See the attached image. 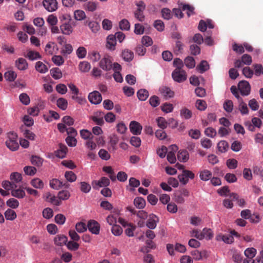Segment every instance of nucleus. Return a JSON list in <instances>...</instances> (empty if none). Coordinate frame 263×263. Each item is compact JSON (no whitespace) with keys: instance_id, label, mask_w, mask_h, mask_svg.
I'll return each instance as SVG.
<instances>
[{"instance_id":"1","label":"nucleus","mask_w":263,"mask_h":263,"mask_svg":"<svg viewBox=\"0 0 263 263\" xmlns=\"http://www.w3.org/2000/svg\"><path fill=\"white\" fill-rule=\"evenodd\" d=\"M10 179L12 182L4 181L2 182V186L6 191L0 189V193L3 196H5L9 194V191H11L12 195L16 197V172H13L11 174Z\"/></svg>"},{"instance_id":"2","label":"nucleus","mask_w":263,"mask_h":263,"mask_svg":"<svg viewBox=\"0 0 263 263\" xmlns=\"http://www.w3.org/2000/svg\"><path fill=\"white\" fill-rule=\"evenodd\" d=\"M113 59L108 54H105L101 59L99 62V66L105 71H109L112 69Z\"/></svg>"},{"instance_id":"3","label":"nucleus","mask_w":263,"mask_h":263,"mask_svg":"<svg viewBox=\"0 0 263 263\" xmlns=\"http://www.w3.org/2000/svg\"><path fill=\"white\" fill-rule=\"evenodd\" d=\"M16 134L14 132L8 133V139L6 141V146L11 151L16 149Z\"/></svg>"},{"instance_id":"4","label":"nucleus","mask_w":263,"mask_h":263,"mask_svg":"<svg viewBox=\"0 0 263 263\" xmlns=\"http://www.w3.org/2000/svg\"><path fill=\"white\" fill-rule=\"evenodd\" d=\"M172 76L173 80L178 83L183 82L187 79V74L183 69H175L173 71Z\"/></svg>"},{"instance_id":"5","label":"nucleus","mask_w":263,"mask_h":263,"mask_svg":"<svg viewBox=\"0 0 263 263\" xmlns=\"http://www.w3.org/2000/svg\"><path fill=\"white\" fill-rule=\"evenodd\" d=\"M195 177L194 174L191 171L183 170L182 173L178 175V178L179 181L183 184H186L188 181L189 179H193Z\"/></svg>"},{"instance_id":"6","label":"nucleus","mask_w":263,"mask_h":263,"mask_svg":"<svg viewBox=\"0 0 263 263\" xmlns=\"http://www.w3.org/2000/svg\"><path fill=\"white\" fill-rule=\"evenodd\" d=\"M63 22L60 26V30L63 34L69 35L73 31L72 27L70 23V19L66 20L65 16H63Z\"/></svg>"},{"instance_id":"7","label":"nucleus","mask_w":263,"mask_h":263,"mask_svg":"<svg viewBox=\"0 0 263 263\" xmlns=\"http://www.w3.org/2000/svg\"><path fill=\"white\" fill-rule=\"evenodd\" d=\"M238 88L242 96H248L250 93L251 86L247 81L243 80L239 82L238 84Z\"/></svg>"},{"instance_id":"8","label":"nucleus","mask_w":263,"mask_h":263,"mask_svg":"<svg viewBox=\"0 0 263 263\" xmlns=\"http://www.w3.org/2000/svg\"><path fill=\"white\" fill-rule=\"evenodd\" d=\"M87 228L88 230L92 234L98 235L100 233V224L95 220H90L88 222Z\"/></svg>"},{"instance_id":"9","label":"nucleus","mask_w":263,"mask_h":263,"mask_svg":"<svg viewBox=\"0 0 263 263\" xmlns=\"http://www.w3.org/2000/svg\"><path fill=\"white\" fill-rule=\"evenodd\" d=\"M88 100L92 104H98L102 100L101 95L97 91L90 92L88 95Z\"/></svg>"},{"instance_id":"10","label":"nucleus","mask_w":263,"mask_h":263,"mask_svg":"<svg viewBox=\"0 0 263 263\" xmlns=\"http://www.w3.org/2000/svg\"><path fill=\"white\" fill-rule=\"evenodd\" d=\"M109 183L110 181L107 178L102 177L99 181H93L92 184L94 189H98V188L100 187H106L109 185Z\"/></svg>"},{"instance_id":"11","label":"nucleus","mask_w":263,"mask_h":263,"mask_svg":"<svg viewBox=\"0 0 263 263\" xmlns=\"http://www.w3.org/2000/svg\"><path fill=\"white\" fill-rule=\"evenodd\" d=\"M56 0H44L43 2L44 8L49 12L55 11L58 8Z\"/></svg>"},{"instance_id":"12","label":"nucleus","mask_w":263,"mask_h":263,"mask_svg":"<svg viewBox=\"0 0 263 263\" xmlns=\"http://www.w3.org/2000/svg\"><path fill=\"white\" fill-rule=\"evenodd\" d=\"M129 128L132 134L138 135L141 134L142 127L138 122L133 121L130 123Z\"/></svg>"},{"instance_id":"13","label":"nucleus","mask_w":263,"mask_h":263,"mask_svg":"<svg viewBox=\"0 0 263 263\" xmlns=\"http://www.w3.org/2000/svg\"><path fill=\"white\" fill-rule=\"evenodd\" d=\"M116 45V39L114 35H109L107 37L106 47L110 50H114Z\"/></svg>"},{"instance_id":"14","label":"nucleus","mask_w":263,"mask_h":263,"mask_svg":"<svg viewBox=\"0 0 263 263\" xmlns=\"http://www.w3.org/2000/svg\"><path fill=\"white\" fill-rule=\"evenodd\" d=\"M251 211L248 209L243 210L240 213L241 217L245 219H250V221L252 222H258L259 221V216L258 215H256L255 218L256 220H254L252 218H251Z\"/></svg>"},{"instance_id":"15","label":"nucleus","mask_w":263,"mask_h":263,"mask_svg":"<svg viewBox=\"0 0 263 263\" xmlns=\"http://www.w3.org/2000/svg\"><path fill=\"white\" fill-rule=\"evenodd\" d=\"M158 221V217L153 214L150 216L149 218L147 221L146 226L151 229H154L156 227Z\"/></svg>"},{"instance_id":"16","label":"nucleus","mask_w":263,"mask_h":263,"mask_svg":"<svg viewBox=\"0 0 263 263\" xmlns=\"http://www.w3.org/2000/svg\"><path fill=\"white\" fill-rule=\"evenodd\" d=\"M98 6V3L93 1H88L86 2L84 5V9L90 12H93L97 10Z\"/></svg>"},{"instance_id":"17","label":"nucleus","mask_w":263,"mask_h":263,"mask_svg":"<svg viewBox=\"0 0 263 263\" xmlns=\"http://www.w3.org/2000/svg\"><path fill=\"white\" fill-rule=\"evenodd\" d=\"M161 93L165 99L171 98L174 96V93L170 88L166 86H163L160 88Z\"/></svg>"},{"instance_id":"18","label":"nucleus","mask_w":263,"mask_h":263,"mask_svg":"<svg viewBox=\"0 0 263 263\" xmlns=\"http://www.w3.org/2000/svg\"><path fill=\"white\" fill-rule=\"evenodd\" d=\"M54 241L56 245L62 246L66 244L67 237L63 235H59L55 237Z\"/></svg>"},{"instance_id":"19","label":"nucleus","mask_w":263,"mask_h":263,"mask_svg":"<svg viewBox=\"0 0 263 263\" xmlns=\"http://www.w3.org/2000/svg\"><path fill=\"white\" fill-rule=\"evenodd\" d=\"M122 57L125 61L130 62L134 58V53L128 49H125L122 52Z\"/></svg>"},{"instance_id":"20","label":"nucleus","mask_w":263,"mask_h":263,"mask_svg":"<svg viewBox=\"0 0 263 263\" xmlns=\"http://www.w3.org/2000/svg\"><path fill=\"white\" fill-rule=\"evenodd\" d=\"M67 151V147L64 145L60 144V149L55 152V156L60 158H63L65 157Z\"/></svg>"},{"instance_id":"21","label":"nucleus","mask_w":263,"mask_h":263,"mask_svg":"<svg viewBox=\"0 0 263 263\" xmlns=\"http://www.w3.org/2000/svg\"><path fill=\"white\" fill-rule=\"evenodd\" d=\"M205 231H209L206 228H204L201 233H199L197 230H193L192 232V236L196 237V238L202 240L205 237Z\"/></svg>"},{"instance_id":"22","label":"nucleus","mask_w":263,"mask_h":263,"mask_svg":"<svg viewBox=\"0 0 263 263\" xmlns=\"http://www.w3.org/2000/svg\"><path fill=\"white\" fill-rule=\"evenodd\" d=\"M177 158L180 161L185 162L189 160V154L186 151H179Z\"/></svg>"},{"instance_id":"23","label":"nucleus","mask_w":263,"mask_h":263,"mask_svg":"<svg viewBox=\"0 0 263 263\" xmlns=\"http://www.w3.org/2000/svg\"><path fill=\"white\" fill-rule=\"evenodd\" d=\"M62 185V181L58 179H53L50 181L49 185L52 189L54 190H59L61 188Z\"/></svg>"},{"instance_id":"24","label":"nucleus","mask_w":263,"mask_h":263,"mask_svg":"<svg viewBox=\"0 0 263 263\" xmlns=\"http://www.w3.org/2000/svg\"><path fill=\"white\" fill-rule=\"evenodd\" d=\"M212 174L211 171L208 170L202 171L200 173V178L203 181H208L212 178Z\"/></svg>"},{"instance_id":"25","label":"nucleus","mask_w":263,"mask_h":263,"mask_svg":"<svg viewBox=\"0 0 263 263\" xmlns=\"http://www.w3.org/2000/svg\"><path fill=\"white\" fill-rule=\"evenodd\" d=\"M46 201L54 203L55 205H58L60 204V202L56 199L54 196H52L50 192L46 193L44 195Z\"/></svg>"},{"instance_id":"26","label":"nucleus","mask_w":263,"mask_h":263,"mask_svg":"<svg viewBox=\"0 0 263 263\" xmlns=\"http://www.w3.org/2000/svg\"><path fill=\"white\" fill-rule=\"evenodd\" d=\"M197 69H198L201 73H202L209 69V65L207 61L203 60L197 66Z\"/></svg>"},{"instance_id":"27","label":"nucleus","mask_w":263,"mask_h":263,"mask_svg":"<svg viewBox=\"0 0 263 263\" xmlns=\"http://www.w3.org/2000/svg\"><path fill=\"white\" fill-rule=\"evenodd\" d=\"M217 148L221 153H225L229 148L228 143L225 140H221L217 144Z\"/></svg>"},{"instance_id":"28","label":"nucleus","mask_w":263,"mask_h":263,"mask_svg":"<svg viewBox=\"0 0 263 263\" xmlns=\"http://www.w3.org/2000/svg\"><path fill=\"white\" fill-rule=\"evenodd\" d=\"M134 205L138 209H143L145 206V201L142 197H136L134 201Z\"/></svg>"},{"instance_id":"29","label":"nucleus","mask_w":263,"mask_h":263,"mask_svg":"<svg viewBox=\"0 0 263 263\" xmlns=\"http://www.w3.org/2000/svg\"><path fill=\"white\" fill-rule=\"evenodd\" d=\"M149 96L147 90L145 89H141L137 92V97L141 101H145L147 99Z\"/></svg>"},{"instance_id":"30","label":"nucleus","mask_w":263,"mask_h":263,"mask_svg":"<svg viewBox=\"0 0 263 263\" xmlns=\"http://www.w3.org/2000/svg\"><path fill=\"white\" fill-rule=\"evenodd\" d=\"M27 61L23 58H19L17 60V69L21 70H24L28 68Z\"/></svg>"},{"instance_id":"31","label":"nucleus","mask_w":263,"mask_h":263,"mask_svg":"<svg viewBox=\"0 0 263 263\" xmlns=\"http://www.w3.org/2000/svg\"><path fill=\"white\" fill-rule=\"evenodd\" d=\"M20 102L24 105H28L30 103V99L29 96L26 93H22L19 96Z\"/></svg>"},{"instance_id":"32","label":"nucleus","mask_w":263,"mask_h":263,"mask_svg":"<svg viewBox=\"0 0 263 263\" xmlns=\"http://www.w3.org/2000/svg\"><path fill=\"white\" fill-rule=\"evenodd\" d=\"M35 69L37 71L42 73H46L48 70L47 66L40 61L37 62L36 63Z\"/></svg>"},{"instance_id":"33","label":"nucleus","mask_w":263,"mask_h":263,"mask_svg":"<svg viewBox=\"0 0 263 263\" xmlns=\"http://www.w3.org/2000/svg\"><path fill=\"white\" fill-rule=\"evenodd\" d=\"M79 67L81 71L83 72H86L89 71L90 70L91 65L88 62L83 61L80 63Z\"/></svg>"},{"instance_id":"34","label":"nucleus","mask_w":263,"mask_h":263,"mask_svg":"<svg viewBox=\"0 0 263 263\" xmlns=\"http://www.w3.org/2000/svg\"><path fill=\"white\" fill-rule=\"evenodd\" d=\"M5 216L7 220H13L16 217V214L13 210L9 209L5 212Z\"/></svg>"},{"instance_id":"35","label":"nucleus","mask_w":263,"mask_h":263,"mask_svg":"<svg viewBox=\"0 0 263 263\" xmlns=\"http://www.w3.org/2000/svg\"><path fill=\"white\" fill-rule=\"evenodd\" d=\"M81 137L85 140L93 139L92 134L87 129H82L80 132Z\"/></svg>"},{"instance_id":"36","label":"nucleus","mask_w":263,"mask_h":263,"mask_svg":"<svg viewBox=\"0 0 263 263\" xmlns=\"http://www.w3.org/2000/svg\"><path fill=\"white\" fill-rule=\"evenodd\" d=\"M31 184L36 189H43L44 187L43 182L38 178L32 179L31 181Z\"/></svg>"},{"instance_id":"37","label":"nucleus","mask_w":263,"mask_h":263,"mask_svg":"<svg viewBox=\"0 0 263 263\" xmlns=\"http://www.w3.org/2000/svg\"><path fill=\"white\" fill-rule=\"evenodd\" d=\"M184 64L189 68H193L195 66V61L192 57L188 56L184 59Z\"/></svg>"},{"instance_id":"38","label":"nucleus","mask_w":263,"mask_h":263,"mask_svg":"<svg viewBox=\"0 0 263 263\" xmlns=\"http://www.w3.org/2000/svg\"><path fill=\"white\" fill-rule=\"evenodd\" d=\"M51 76L56 80L59 79L62 77V73L59 68H52L50 70Z\"/></svg>"},{"instance_id":"39","label":"nucleus","mask_w":263,"mask_h":263,"mask_svg":"<svg viewBox=\"0 0 263 263\" xmlns=\"http://www.w3.org/2000/svg\"><path fill=\"white\" fill-rule=\"evenodd\" d=\"M57 105L60 108L64 110L67 107L68 103L65 99L61 98L58 99Z\"/></svg>"},{"instance_id":"40","label":"nucleus","mask_w":263,"mask_h":263,"mask_svg":"<svg viewBox=\"0 0 263 263\" xmlns=\"http://www.w3.org/2000/svg\"><path fill=\"white\" fill-rule=\"evenodd\" d=\"M65 177L67 181L74 182L77 179L76 175L72 171H66L65 173Z\"/></svg>"},{"instance_id":"41","label":"nucleus","mask_w":263,"mask_h":263,"mask_svg":"<svg viewBox=\"0 0 263 263\" xmlns=\"http://www.w3.org/2000/svg\"><path fill=\"white\" fill-rule=\"evenodd\" d=\"M74 17L76 20L82 21L86 17V14L83 10H77L74 12Z\"/></svg>"},{"instance_id":"42","label":"nucleus","mask_w":263,"mask_h":263,"mask_svg":"<svg viewBox=\"0 0 263 263\" xmlns=\"http://www.w3.org/2000/svg\"><path fill=\"white\" fill-rule=\"evenodd\" d=\"M27 57L30 60H35L41 58V56L38 52L30 50L27 54Z\"/></svg>"},{"instance_id":"43","label":"nucleus","mask_w":263,"mask_h":263,"mask_svg":"<svg viewBox=\"0 0 263 263\" xmlns=\"http://www.w3.org/2000/svg\"><path fill=\"white\" fill-rule=\"evenodd\" d=\"M256 254V250L253 248H248L245 251V255L248 258L253 259Z\"/></svg>"},{"instance_id":"44","label":"nucleus","mask_w":263,"mask_h":263,"mask_svg":"<svg viewBox=\"0 0 263 263\" xmlns=\"http://www.w3.org/2000/svg\"><path fill=\"white\" fill-rule=\"evenodd\" d=\"M224 109L227 112H231L233 109V103L231 100H226L223 105Z\"/></svg>"},{"instance_id":"45","label":"nucleus","mask_w":263,"mask_h":263,"mask_svg":"<svg viewBox=\"0 0 263 263\" xmlns=\"http://www.w3.org/2000/svg\"><path fill=\"white\" fill-rule=\"evenodd\" d=\"M31 162L33 165L39 167L42 165L43 160L40 157L36 156H32L31 157Z\"/></svg>"},{"instance_id":"46","label":"nucleus","mask_w":263,"mask_h":263,"mask_svg":"<svg viewBox=\"0 0 263 263\" xmlns=\"http://www.w3.org/2000/svg\"><path fill=\"white\" fill-rule=\"evenodd\" d=\"M158 126L162 129H164L167 127V122L163 117H158L157 119Z\"/></svg>"},{"instance_id":"47","label":"nucleus","mask_w":263,"mask_h":263,"mask_svg":"<svg viewBox=\"0 0 263 263\" xmlns=\"http://www.w3.org/2000/svg\"><path fill=\"white\" fill-rule=\"evenodd\" d=\"M70 196V193L67 190H62L58 193V198L60 200H65L69 199Z\"/></svg>"},{"instance_id":"48","label":"nucleus","mask_w":263,"mask_h":263,"mask_svg":"<svg viewBox=\"0 0 263 263\" xmlns=\"http://www.w3.org/2000/svg\"><path fill=\"white\" fill-rule=\"evenodd\" d=\"M191 54L193 55H197L200 53V48L196 44H192L190 46Z\"/></svg>"},{"instance_id":"49","label":"nucleus","mask_w":263,"mask_h":263,"mask_svg":"<svg viewBox=\"0 0 263 263\" xmlns=\"http://www.w3.org/2000/svg\"><path fill=\"white\" fill-rule=\"evenodd\" d=\"M4 77L7 81L13 82L16 77V75L14 74V71L9 70L4 73Z\"/></svg>"},{"instance_id":"50","label":"nucleus","mask_w":263,"mask_h":263,"mask_svg":"<svg viewBox=\"0 0 263 263\" xmlns=\"http://www.w3.org/2000/svg\"><path fill=\"white\" fill-rule=\"evenodd\" d=\"M149 102L152 106L156 107L160 104V100L158 97L153 96L149 98Z\"/></svg>"},{"instance_id":"51","label":"nucleus","mask_w":263,"mask_h":263,"mask_svg":"<svg viewBox=\"0 0 263 263\" xmlns=\"http://www.w3.org/2000/svg\"><path fill=\"white\" fill-rule=\"evenodd\" d=\"M119 27L122 30H128L130 28V24L127 20L123 19L119 23Z\"/></svg>"},{"instance_id":"52","label":"nucleus","mask_w":263,"mask_h":263,"mask_svg":"<svg viewBox=\"0 0 263 263\" xmlns=\"http://www.w3.org/2000/svg\"><path fill=\"white\" fill-rule=\"evenodd\" d=\"M88 26L92 32L94 33L97 32L100 29V25L99 23L96 21L89 22L88 24Z\"/></svg>"},{"instance_id":"53","label":"nucleus","mask_w":263,"mask_h":263,"mask_svg":"<svg viewBox=\"0 0 263 263\" xmlns=\"http://www.w3.org/2000/svg\"><path fill=\"white\" fill-rule=\"evenodd\" d=\"M24 171L25 174L33 176L36 173V169L33 166H26L24 167Z\"/></svg>"},{"instance_id":"54","label":"nucleus","mask_w":263,"mask_h":263,"mask_svg":"<svg viewBox=\"0 0 263 263\" xmlns=\"http://www.w3.org/2000/svg\"><path fill=\"white\" fill-rule=\"evenodd\" d=\"M196 106L198 109L201 111L204 110L207 107L206 102L202 100H197L196 101Z\"/></svg>"},{"instance_id":"55","label":"nucleus","mask_w":263,"mask_h":263,"mask_svg":"<svg viewBox=\"0 0 263 263\" xmlns=\"http://www.w3.org/2000/svg\"><path fill=\"white\" fill-rule=\"evenodd\" d=\"M239 110L242 115H247L249 112L248 108L246 103H244L242 100L239 102Z\"/></svg>"},{"instance_id":"56","label":"nucleus","mask_w":263,"mask_h":263,"mask_svg":"<svg viewBox=\"0 0 263 263\" xmlns=\"http://www.w3.org/2000/svg\"><path fill=\"white\" fill-rule=\"evenodd\" d=\"M254 73L256 76L263 74V66L261 64H255L253 65Z\"/></svg>"},{"instance_id":"57","label":"nucleus","mask_w":263,"mask_h":263,"mask_svg":"<svg viewBox=\"0 0 263 263\" xmlns=\"http://www.w3.org/2000/svg\"><path fill=\"white\" fill-rule=\"evenodd\" d=\"M98 155L102 159L105 160H108L110 157V154L104 149H101L98 153Z\"/></svg>"},{"instance_id":"58","label":"nucleus","mask_w":263,"mask_h":263,"mask_svg":"<svg viewBox=\"0 0 263 263\" xmlns=\"http://www.w3.org/2000/svg\"><path fill=\"white\" fill-rule=\"evenodd\" d=\"M180 115L182 117L185 118V119H189L191 118L192 113L191 110L186 108H184L181 110Z\"/></svg>"},{"instance_id":"59","label":"nucleus","mask_w":263,"mask_h":263,"mask_svg":"<svg viewBox=\"0 0 263 263\" xmlns=\"http://www.w3.org/2000/svg\"><path fill=\"white\" fill-rule=\"evenodd\" d=\"M123 230L122 228L117 224H115L112 227L111 232L115 236H120L122 233Z\"/></svg>"},{"instance_id":"60","label":"nucleus","mask_w":263,"mask_h":263,"mask_svg":"<svg viewBox=\"0 0 263 263\" xmlns=\"http://www.w3.org/2000/svg\"><path fill=\"white\" fill-rule=\"evenodd\" d=\"M161 110L165 113H169L173 111L174 107L172 104L165 103L161 106Z\"/></svg>"},{"instance_id":"61","label":"nucleus","mask_w":263,"mask_h":263,"mask_svg":"<svg viewBox=\"0 0 263 263\" xmlns=\"http://www.w3.org/2000/svg\"><path fill=\"white\" fill-rule=\"evenodd\" d=\"M189 135L194 139H198L201 135V133L198 129H191L189 131Z\"/></svg>"},{"instance_id":"62","label":"nucleus","mask_w":263,"mask_h":263,"mask_svg":"<svg viewBox=\"0 0 263 263\" xmlns=\"http://www.w3.org/2000/svg\"><path fill=\"white\" fill-rule=\"evenodd\" d=\"M87 226L82 222H78L76 225V229L79 233H83L87 230Z\"/></svg>"},{"instance_id":"63","label":"nucleus","mask_w":263,"mask_h":263,"mask_svg":"<svg viewBox=\"0 0 263 263\" xmlns=\"http://www.w3.org/2000/svg\"><path fill=\"white\" fill-rule=\"evenodd\" d=\"M162 17L166 20H170L172 18L173 14L171 10L168 8H163L161 10Z\"/></svg>"},{"instance_id":"64","label":"nucleus","mask_w":263,"mask_h":263,"mask_svg":"<svg viewBox=\"0 0 263 263\" xmlns=\"http://www.w3.org/2000/svg\"><path fill=\"white\" fill-rule=\"evenodd\" d=\"M43 216L46 219H49L53 216V210L49 208H47L43 211Z\"/></svg>"}]
</instances>
